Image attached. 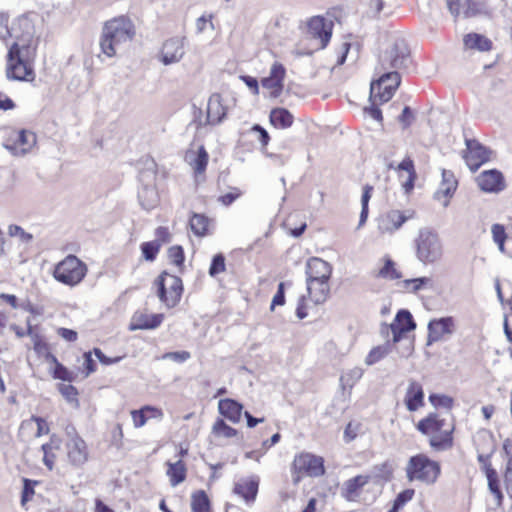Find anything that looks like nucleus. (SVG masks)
Segmentation results:
<instances>
[{"instance_id":"obj_1","label":"nucleus","mask_w":512,"mask_h":512,"mask_svg":"<svg viewBox=\"0 0 512 512\" xmlns=\"http://www.w3.org/2000/svg\"><path fill=\"white\" fill-rule=\"evenodd\" d=\"M135 36V27L132 21L119 16L105 22L99 40L101 52L108 58L117 55L126 44Z\"/></svg>"},{"instance_id":"obj_2","label":"nucleus","mask_w":512,"mask_h":512,"mask_svg":"<svg viewBox=\"0 0 512 512\" xmlns=\"http://www.w3.org/2000/svg\"><path fill=\"white\" fill-rule=\"evenodd\" d=\"M417 430L429 438L430 446L437 451L449 450L453 446L455 421L451 415L430 413L417 424Z\"/></svg>"},{"instance_id":"obj_3","label":"nucleus","mask_w":512,"mask_h":512,"mask_svg":"<svg viewBox=\"0 0 512 512\" xmlns=\"http://www.w3.org/2000/svg\"><path fill=\"white\" fill-rule=\"evenodd\" d=\"M35 56L33 47L20 46V42H14L7 54L6 76L9 80L33 81L35 73L31 62Z\"/></svg>"},{"instance_id":"obj_4","label":"nucleus","mask_w":512,"mask_h":512,"mask_svg":"<svg viewBox=\"0 0 512 512\" xmlns=\"http://www.w3.org/2000/svg\"><path fill=\"white\" fill-rule=\"evenodd\" d=\"M416 257L423 264L438 262L443 256V245L437 232L424 227L414 240Z\"/></svg>"},{"instance_id":"obj_5","label":"nucleus","mask_w":512,"mask_h":512,"mask_svg":"<svg viewBox=\"0 0 512 512\" xmlns=\"http://www.w3.org/2000/svg\"><path fill=\"white\" fill-rule=\"evenodd\" d=\"M88 272L87 265L75 255H67L53 269V278L66 286L74 287L82 282Z\"/></svg>"},{"instance_id":"obj_6","label":"nucleus","mask_w":512,"mask_h":512,"mask_svg":"<svg viewBox=\"0 0 512 512\" xmlns=\"http://www.w3.org/2000/svg\"><path fill=\"white\" fill-rule=\"evenodd\" d=\"M409 49L402 38L392 39L387 47L381 51L378 58L376 71H390V69H401L409 62Z\"/></svg>"},{"instance_id":"obj_7","label":"nucleus","mask_w":512,"mask_h":512,"mask_svg":"<svg viewBox=\"0 0 512 512\" xmlns=\"http://www.w3.org/2000/svg\"><path fill=\"white\" fill-rule=\"evenodd\" d=\"M406 474L410 481L416 480L425 484H433L440 474V465L426 455L418 454L410 458Z\"/></svg>"},{"instance_id":"obj_8","label":"nucleus","mask_w":512,"mask_h":512,"mask_svg":"<svg viewBox=\"0 0 512 512\" xmlns=\"http://www.w3.org/2000/svg\"><path fill=\"white\" fill-rule=\"evenodd\" d=\"M325 472L324 460L320 456L302 452L295 456L292 463L293 482L297 484L302 477H319Z\"/></svg>"},{"instance_id":"obj_9","label":"nucleus","mask_w":512,"mask_h":512,"mask_svg":"<svg viewBox=\"0 0 512 512\" xmlns=\"http://www.w3.org/2000/svg\"><path fill=\"white\" fill-rule=\"evenodd\" d=\"M157 295L168 308L175 307L181 299L183 292L182 280L175 275L163 272L156 280Z\"/></svg>"},{"instance_id":"obj_10","label":"nucleus","mask_w":512,"mask_h":512,"mask_svg":"<svg viewBox=\"0 0 512 512\" xmlns=\"http://www.w3.org/2000/svg\"><path fill=\"white\" fill-rule=\"evenodd\" d=\"M381 73L379 79L370 85L369 100L378 99L380 103H385L393 97L400 85V75L396 71H382Z\"/></svg>"},{"instance_id":"obj_11","label":"nucleus","mask_w":512,"mask_h":512,"mask_svg":"<svg viewBox=\"0 0 512 512\" xmlns=\"http://www.w3.org/2000/svg\"><path fill=\"white\" fill-rule=\"evenodd\" d=\"M415 212L413 210L400 211L391 209L379 215L377 218V230L380 234L392 235L399 230L402 225L414 218Z\"/></svg>"},{"instance_id":"obj_12","label":"nucleus","mask_w":512,"mask_h":512,"mask_svg":"<svg viewBox=\"0 0 512 512\" xmlns=\"http://www.w3.org/2000/svg\"><path fill=\"white\" fill-rule=\"evenodd\" d=\"M37 137L29 130L13 131L3 146L14 156H23L30 152L36 145Z\"/></svg>"},{"instance_id":"obj_13","label":"nucleus","mask_w":512,"mask_h":512,"mask_svg":"<svg viewBox=\"0 0 512 512\" xmlns=\"http://www.w3.org/2000/svg\"><path fill=\"white\" fill-rule=\"evenodd\" d=\"M415 328L416 324L411 313L408 310H400L390 325H382L381 333L383 335H389V333H391L393 343H397L402 339L405 333Z\"/></svg>"},{"instance_id":"obj_14","label":"nucleus","mask_w":512,"mask_h":512,"mask_svg":"<svg viewBox=\"0 0 512 512\" xmlns=\"http://www.w3.org/2000/svg\"><path fill=\"white\" fill-rule=\"evenodd\" d=\"M185 55V38L172 37L167 39L161 48L158 59L161 63L168 66L178 63Z\"/></svg>"},{"instance_id":"obj_15","label":"nucleus","mask_w":512,"mask_h":512,"mask_svg":"<svg viewBox=\"0 0 512 512\" xmlns=\"http://www.w3.org/2000/svg\"><path fill=\"white\" fill-rule=\"evenodd\" d=\"M466 152L463 157L471 171H476L482 164L490 159V151L478 141L466 139Z\"/></svg>"},{"instance_id":"obj_16","label":"nucleus","mask_w":512,"mask_h":512,"mask_svg":"<svg viewBox=\"0 0 512 512\" xmlns=\"http://www.w3.org/2000/svg\"><path fill=\"white\" fill-rule=\"evenodd\" d=\"M333 22L322 16H314L308 22L309 35L319 40L320 48H325L332 36Z\"/></svg>"},{"instance_id":"obj_17","label":"nucleus","mask_w":512,"mask_h":512,"mask_svg":"<svg viewBox=\"0 0 512 512\" xmlns=\"http://www.w3.org/2000/svg\"><path fill=\"white\" fill-rule=\"evenodd\" d=\"M68 461L75 467H80L88 460L89 452L86 442L80 436L67 439L65 443Z\"/></svg>"},{"instance_id":"obj_18","label":"nucleus","mask_w":512,"mask_h":512,"mask_svg":"<svg viewBox=\"0 0 512 512\" xmlns=\"http://www.w3.org/2000/svg\"><path fill=\"white\" fill-rule=\"evenodd\" d=\"M455 331V323L452 317L433 319L428 323V344L438 342L445 336H450Z\"/></svg>"},{"instance_id":"obj_19","label":"nucleus","mask_w":512,"mask_h":512,"mask_svg":"<svg viewBox=\"0 0 512 512\" xmlns=\"http://www.w3.org/2000/svg\"><path fill=\"white\" fill-rule=\"evenodd\" d=\"M479 188L487 193H499L505 188L502 173L496 169L481 172L476 178Z\"/></svg>"},{"instance_id":"obj_20","label":"nucleus","mask_w":512,"mask_h":512,"mask_svg":"<svg viewBox=\"0 0 512 512\" xmlns=\"http://www.w3.org/2000/svg\"><path fill=\"white\" fill-rule=\"evenodd\" d=\"M12 37L15 42H20V46L32 47V42L35 34L34 26L31 20L26 16H21L13 23Z\"/></svg>"},{"instance_id":"obj_21","label":"nucleus","mask_w":512,"mask_h":512,"mask_svg":"<svg viewBox=\"0 0 512 512\" xmlns=\"http://www.w3.org/2000/svg\"><path fill=\"white\" fill-rule=\"evenodd\" d=\"M286 74L284 66L275 62L270 69L268 77L262 79V86L271 90L273 97H278L283 90V81Z\"/></svg>"},{"instance_id":"obj_22","label":"nucleus","mask_w":512,"mask_h":512,"mask_svg":"<svg viewBox=\"0 0 512 512\" xmlns=\"http://www.w3.org/2000/svg\"><path fill=\"white\" fill-rule=\"evenodd\" d=\"M259 487V478L251 476L248 478H241L234 485L233 492L242 497L247 504H252L257 496Z\"/></svg>"},{"instance_id":"obj_23","label":"nucleus","mask_w":512,"mask_h":512,"mask_svg":"<svg viewBox=\"0 0 512 512\" xmlns=\"http://www.w3.org/2000/svg\"><path fill=\"white\" fill-rule=\"evenodd\" d=\"M306 275L309 280H330L332 266L321 258L313 257L307 262Z\"/></svg>"},{"instance_id":"obj_24","label":"nucleus","mask_w":512,"mask_h":512,"mask_svg":"<svg viewBox=\"0 0 512 512\" xmlns=\"http://www.w3.org/2000/svg\"><path fill=\"white\" fill-rule=\"evenodd\" d=\"M307 292L310 300L318 305L324 303L330 293L329 280L306 279Z\"/></svg>"},{"instance_id":"obj_25","label":"nucleus","mask_w":512,"mask_h":512,"mask_svg":"<svg viewBox=\"0 0 512 512\" xmlns=\"http://www.w3.org/2000/svg\"><path fill=\"white\" fill-rule=\"evenodd\" d=\"M405 404L409 411L413 412L418 410L424 405V392L422 385L415 380H410L406 395Z\"/></svg>"},{"instance_id":"obj_26","label":"nucleus","mask_w":512,"mask_h":512,"mask_svg":"<svg viewBox=\"0 0 512 512\" xmlns=\"http://www.w3.org/2000/svg\"><path fill=\"white\" fill-rule=\"evenodd\" d=\"M226 116V108L222 104L220 94L210 96L207 104V121L209 124L216 125L222 122Z\"/></svg>"},{"instance_id":"obj_27","label":"nucleus","mask_w":512,"mask_h":512,"mask_svg":"<svg viewBox=\"0 0 512 512\" xmlns=\"http://www.w3.org/2000/svg\"><path fill=\"white\" fill-rule=\"evenodd\" d=\"M370 478L369 475H357L345 481L342 486L344 498L349 501L354 500L359 495V491L369 483Z\"/></svg>"},{"instance_id":"obj_28","label":"nucleus","mask_w":512,"mask_h":512,"mask_svg":"<svg viewBox=\"0 0 512 512\" xmlns=\"http://www.w3.org/2000/svg\"><path fill=\"white\" fill-rule=\"evenodd\" d=\"M218 409L221 415L234 423L241 419L243 407L233 399H221L218 403Z\"/></svg>"},{"instance_id":"obj_29","label":"nucleus","mask_w":512,"mask_h":512,"mask_svg":"<svg viewBox=\"0 0 512 512\" xmlns=\"http://www.w3.org/2000/svg\"><path fill=\"white\" fill-rule=\"evenodd\" d=\"M163 314H136L133 317V323L131 325V330L136 329H155L157 328L163 321Z\"/></svg>"},{"instance_id":"obj_30","label":"nucleus","mask_w":512,"mask_h":512,"mask_svg":"<svg viewBox=\"0 0 512 512\" xmlns=\"http://www.w3.org/2000/svg\"><path fill=\"white\" fill-rule=\"evenodd\" d=\"M186 159L196 174H202L206 170L209 156L206 149L200 146L197 152L189 151Z\"/></svg>"},{"instance_id":"obj_31","label":"nucleus","mask_w":512,"mask_h":512,"mask_svg":"<svg viewBox=\"0 0 512 512\" xmlns=\"http://www.w3.org/2000/svg\"><path fill=\"white\" fill-rule=\"evenodd\" d=\"M457 187V180L453 172L449 170H442V181L439 189L435 193V197L440 199L441 197L449 198L453 195Z\"/></svg>"},{"instance_id":"obj_32","label":"nucleus","mask_w":512,"mask_h":512,"mask_svg":"<svg viewBox=\"0 0 512 512\" xmlns=\"http://www.w3.org/2000/svg\"><path fill=\"white\" fill-rule=\"evenodd\" d=\"M464 45L468 49H475L481 52L491 50L492 42L484 35L477 33H469L464 36Z\"/></svg>"},{"instance_id":"obj_33","label":"nucleus","mask_w":512,"mask_h":512,"mask_svg":"<svg viewBox=\"0 0 512 512\" xmlns=\"http://www.w3.org/2000/svg\"><path fill=\"white\" fill-rule=\"evenodd\" d=\"M167 476L169 477L171 486L175 487L178 484L182 483L186 479V466L184 462L179 459L174 463H167Z\"/></svg>"},{"instance_id":"obj_34","label":"nucleus","mask_w":512,"mask_h":512,"mask_svg":"<svg viewBox=\"0 0 512 512\" xmlns=\"http://www.w3.org/2000/svg\"><path fill=\"white\" fill-rule=\"evenodd\" d=\"M138 198L141 206L150 210L158 203V192L154 186L145 185L138 192Z\"/></svg>"},{"instance_id":"obj_35","label":"nucleus","mask_w":512,"mask_h":512,"mask_svg":"<svg viewBox=\"0 0 512 512\" xmlns=\"http://www.w3.org/2000/svg\"><path fill=\"white\" fill-rule=\"evenodd\" d=\"M147 411H152V416L155 418H162L163 416V413L160 409L149 405L144 406L139 410H132L131 416L134 427L140 428L146 424L148 420V416L146 415Z\"/></svg>"},{"instance_id":"obj_36","label":"nucleus","mask_w":512,"mask_h":512,"mask_svg":"<svg viewBox=\"0 0 512 512\" xmlns=\"http://www.w3.org/2000/svg\"><path fill=\"white\" fill-rule=\"evenodd\" d=\"M270 122L278 128H288L293 124V115L285 108H275L270 113Z\"/></svg>"},{"instance_id":"obj_37","label":"nucleus","mask_w":512,"mask_h":512,"mask_svg":"<svg viewBox=\"0 0 512 512\" xmlns=\"http://www.w3.org/2000/svg\"><path fill=\"white\" fill-rule=\"evenodd\" d=\"M209 225V219L198 213H193L189 220V227L194 235L198 237H204L207 234Z\"/></svg>"},{"instance_id":"obj_38","label":"nucleus","mask_w":512,"mask_h":512,"mask_svg":"<svg viewBox=\"0 0 512 512\" xmlns=\"http://www.w3.org/2000/svg\"><path fill=\"white\" fill-rule=\"evenodd\" d=\"M191 509L193 512H211L210 501L205 491L199 490L192 494Z\"/></svg>"},{"instance_id":"obj_39","label":"nucleus","mask_w":512,"mask_h":512,"mask_svg":"<svg viewBox=\"0 0 512 512\" xmlns=\"http://www.w3.org/2000/svg\"><path fill=\"white\" fill-rule=\"evenodd\" d=\"M373 191V187L370 185H365L363 188V193L361 197V213L359 218L358 228L362 227L368 218V203L371 199V193Z\"/></svg>"},{"instance_id":"obj_40","label":"nucleus","mask_w":512,"mask_h":512,"mask_svg":"<svg viewBox=\"0 0 512 512\" xmlns=\"http://www.w3.org/2000/svg\"><path fill=\"white\" fill-rule=\"evenodd\" d=\"M212 433L219 438H232L237 435V431L228 426L223 419H217L212 427Z\"/></svg>"},{"instance_id":"obj_41","label":"nucleus","mask_w":512,"mask_h":512,"mask_svg":"<svg viewBox=\"0 0 512 512\" xmlns=\"http://www.w3.org/2000/svg\"><path fill=\"white\" fill-rule=\"evenodd\" d=\"M389 351V343L374 347L365 358V363L369 366L373 365L383 359L389 353Z\"/></svg>"},{"instance_id":"obj_42","label":"nucleus","mask_w":512,"mask_h":512,"mask_svg":"<svg viewBox=\"0 0 512 512\" xmlns=\"http://www.w3.org/2000/svg\"><path fill=\"white\" fill-rule=\"evenodd\" d=\"M487 480H488V487L491 493L495 496L498 503L501 502L503 495L500 490L499 486V480L496 470H488V473L486 474Z\"/></svg>"},{"instance_id":"obj_43","label":"nucleus","mask_w":512,"mask_h":512,"mask_svg":"<svg viewBox=\"0 0 512 512\" xmlns=\"http://www.w3.org/2000/svg\"><path fill=\"white\" fill-rule=\"evenodd\" d=\"M379 277L395 280L401 277V274L395 268V263L391 259H386L384 266L379 270Z\"/></svg>"},{"instance_id":"obj_44","label":"nucleus","mask_w":512,"mask_h":512,"mask_svg":"<svg viewBox=\"0 0 512 512\" xmlns=\"http://www.w3.org/2000/svg\"><path fill=\"white\" fill-rule=\"evenodd\" d=\"M161 244L158 241L145 242L141 245L143 256L148 261H153L160 249Z\"/></svg>"},{"instance_id":"obj_45","label":"nucleus","mask_w":512,"mask_h":512,"mask_svg":"<svg viewBox=\"0 0 512 512\" xmlns=\"http://www.w3.org/2000/svg\"><path fill=\"white\" fill-rule=\"evenodd\" d=\"M33 422L37 424V432L35 434L36 437H40L41 435L47 434L49 432V428L45 420L37 416H32L29 420L24 421L21 425V428L24 429L25 427L31 426Z\"/></svg>"},{"instance_id":"obj_46","label":"nucleus","mask_w":512,"mask_h":512,"mask_svg":"<svg viewBox=\"0 0 512 512\" xmlns=\"http://www.w3.org/2000/svg\"><path fill=\"white\" fill-rule=\"evenodd\" d=\"M226 269L225 265V257L222 254H216L211 262L210 268H209V275L214 277L222 272H224Z\"/></svg>"},{"instance_id":"obj_47","label":"nucleus","mask_w":512,"mask_h":512,"mask_svg":"<svg viewBox=\"0 0 512 512\" xmlns=\"http://www.w3.org/2000/svg\"><path fill=\"white\" fill-rule=\"evenodd\" d=\"M429 401L435 407L451 409L453 406V399L446 395L431 394L429 396Z\"/></svg>"},{"instance_id":"obj_48","label":"nucleus","mask_w":512,"mask_h":512,"mask_svg":"<svg viewBox=\"0 0 512 512\" xmlns=\"http://www.w3.org/2000/svg\"><path fill=\"white\" fill-rule=\"evenodd\" d=\"M213 15L209 14L208 16L202 15L196 20V32L197 34H202L208 27L211 30H214V24L212 22Z\"/></svg>"},{"instance_id":"obj_49","label":"nucleus","mask_w":512,"mask_h":512,"mask_svg":"<svg viewBox=\"0 0 512 512\" xmlns=\"http://www.w3.org/2000/svg\"><path fill=\"white\" fill-rule=\"evenodd\" d=\"M23 482H24V486H23V491H22L21 504L25 505L26 502H28L31 499V497L33 496L34 485H36L37 482L26 479V478L23 479Z\"/></svg>"},{"instance_id":"obj_50","label":"nucleus","mask_w":512,"mask_h":512,"mask_svg":"<svg viewBox=\"0 0 512 512\" xmlns=\"http://www.w3.org/2000/svg\"><path fill=\"white\" fill-rule=\"evenodd\" d=\"M168 256L171 262L180 266L184 262V251L181 246H173L168 250Z\"/></svg>"},{"instance_id":"obj_51","label":"nucleus","mask_w":512,"mask_h":512,"mask_svg":"<svg viewBox=\"0 0 512 512\" xmlns=\"http://www.w3.org/2000/svg\"><path fill=\"white\" fill-rule=\"evenodd\" d=\"M59 391L68 402H77V390L70 384H61Z\"/></svg>"},{"instance_id":"obj_52","label":"nucleus","mask_w":512,"mask_h":512,"mask_svg":"<svg viewBox=\"0 0 512 512\" xmlns=\"http://www.w3.org/2000/svg\"><path fill=\"white\" fill-rule=\"evenodd\" d=\"M414 493L415 491L413 489L403 490L397 495L393 505L396 506V509H401L408 501L413 498Z\"/></svg>"},{"instance_id":"obj_53","label":"nucleus","mask_w":512,"mask_h":512,"mask_svg":"<svg viewBox=\"0 0 512 512\" xmlns=\"http://www.w3.org/2000/svg\"><path fill=\"white\" fill-rule=\"evenodd\" d=\"M191 354L188 351L167 352L161 356V359H170L178 363H183L190 359Z\"/></svg>"},{"instance_id":"obj_54","label":"nucleus","mask_w":512,"mask_h":512,"mask_svg":"<svg viewBox=\"0 0 512 512\" xmlns=\"http://www.w3.org/2000/svg\"><path fill=\"white\" fill-rule=\"evenodd\" d=\"M41 448H42V451L44 454L43 462L49 470H52L53 466H54V460H55V455L52 452V445L48 444V443L43 444Z\"/></svg>"},{"instance_id":"obj_55","label":"nucleus","mask_w":512,"mask_h":512,"mask_svg":"<svg viewBox=\"0 0 512 512\" xmlns=\"http://www.w3.org/2000/svg\"><path fill=\"white\" fill-rule=\"evenodd\" d=\"M93 353L97 357V359L100 361V363H102L103 365L116 364L123 359V356H117V357H113V358L108 357L99 348H94Z\"/></svg>"},{"instance_id":"obj_56","label":"nucleus","mask_w":512,"mask_h":512,"mask_svg":"<svg viewBox=\"0 0 512 512\" xmlns=\"http://www.w3.org/2000/svg\"><path fill=\"white\" fill-rule=\"evenodd\" d=\"M414 120V115L410 109V107L405 106L402 110V113L398 117V121L401 123L402 128H408Z\"/></svg>"},{"instance_id":"obj_57","label":"nucleus","mask_w":512,"mask_h":512,"mask_svg":"<svg viewBox=\"0 0 512 512\" xmlns=\"http://www.w3.org/2000/svg\"><path fill=\"white\" fill-rule=\"evenodd\" d=\"M12 37V29L8 27V16L0 14V39L6 40Z\"/></svg>"},{"instance_id":"obj_58","label":"nucleus","mask_w":512,"mask_h":512,"mask_svg":"<svg viewBox=\"0 0 512 512\" xmlns=\"http://www.w3.org/2000/svg\"><path fill=\"white\" fill-rule=\"evenodd\" d=\"M93 352H85L83 355V366L85 368V377L89 376L91 373L95 372L96 365L94 360L92 359Z\"/></svg>"},{"instance_id":"obj_59","label":"nucleus","mask_w":512,"mask_h":512,"mask_svg":"<svg viewBox=\"0 0 512 512\" xmlns=\"http://www.w3.org/2000/svg\"><path fill=\"white\" fill-rule=\"evenodd\" d=\"M491 232L494 242H505L507 235L503 225L493 224Z\"/></svg>"},{"instance_id":"obj_60","label":"nucleus","mask_w":512,"mask_h":512,"mask_svg":"<svg viewBox=\"0 0 512 512\" xmlns=\"http://www.w3.org/2000/svg\"><path fill=\"white\" fill-rule=\"evenodd\" d=\"M430 282H431L430 278L420 277V278H415V279H411V280H406L405 281V285H406L407 288L410 285H413L412 291L416 292L419 289H421L423 286L429 284Z\"/></svg>"},{"instance_id":"obj_61","label":"nucleus","mask_w":512,"mask_h":512,"mask_svg":"<svg viewBox=\"0 0 512 512\" xmlns=\"http://www.w3.org/2000/svg\"><path fill=\"white\" fill-rule=\"evenodd\" d=\"M285 303V295H284V283H280L278 285V290L276 294L273 296L272 303L270 309L273 310L277 305H283Z\"/></svg>"},{"instance_id":"obj_62","label":"nucleus","mask_w":512,"mask_h":512,"mask_svg":"<svg viewBox=\"0 0 512 512\" xmlns=\"http://www.w3.org/2000/svg\"><path fill=\"white\" fill-rule=\"evenodd\" d=\"M9 234L11 236H18L21 238V240L28 242L32 239V235L29 233H26L20 226L17 225H11L9 226Z\"/></svg>"},{"instance_id":"obj_63","label":"nucleus","mask_w":512,"mask_h":512,"mask_svg":"<svg viewBox=\"0 0 512 512\" xmlns=\"http://www.w3.org/2000/svg\"><path fill=\"white\" fill-rule=\"evenodd\" d=\"M239 78L250 88L254 95L259 94V85L256 78L248 75H241Z\"/></svg>"},{"instance_id":"obj_64","label":"nucleus","mask_w":512,"mask_h":512,"mask_svg":"<svg viewBox=\"0 0 512 512\" xmlns=\"http://www.w3.org/2000/svg\"><path fill=\"white\" fill-rule=\"evenodd\" d=\"M358 433V425L353 423H348L344 430V440L346 442H351L357 437Z\"/></svg>"}]
</instances>
